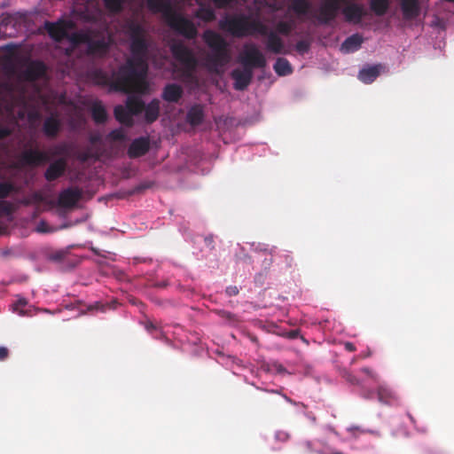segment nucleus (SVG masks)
Masks as SVG:
<instances>
[{"instance_id":"obj_1","label":"nucleus","mask_w":454,"mask_h":454,"mask_svg":"<svg viewBox=\"0 0 454 454\" xmlns=\"http://www.w3.org/2000/svg\"><path fill=\"white\" fill-rule=\"evenodd\" d=\"M122 29L129 40L130 57L111 75L101 68L87 71V78L94 84L108 86L112 90L124 93L145 94L149 90L146 81L150 38L145 26L135 19L125 20Z\"/></svg>"},{"instance_id":"obj_2","label":"nucleus","mask_w":454,"mask_h":454,"mask_svg":"<svg viewBox=\"0 0 454 454\" xmlns=\"http://www.w3.org/2000/svg\"><path fill=\"white\" fill-rule=\"evenodd\" d=\"M148 9L153 13H161L167 25L183 37L192 40L198 35V29L194 23L176 12L169 0H146Z\"/></svg>"},{"instance_id":"obj_3","label":"nucleus","mask_w":454,"mask_h":454,"mask_svg":"<svg viewBox=\"0 0 454 454\" xmlns=\"http://www.w3.org/2000/svg\"><path fill=\"white\" fill-rule=\"evenodd\" d=\"M202 38L209 49L205 56V65L209 71L219 73L231 59V50L227 41L213 30H206Z\"/></svg>"},{"instance_id":"obj_4","label":"nucleus","mask_w":454,"mask_h":454,"mask_svg":"<svg viewBox=\"0 0 454 454\" xmlns=\"http://www.w3.org/2000/svg\"><path fill=\"white\" fill-rule=\"evenodd\" d=\"M169 49L173 58L181 65L178 70L181 78L184 81L192 80L198 67V60L193 51L182 41L173 42L169 45Z\"/></svg>"},{"instance_id":"obj_5","label":"nucleus","mask_w":454,"mask_h":454,"mask_svg":"<svg viewBox=\"0 0 454 454\" xmlns=\"http://www.w3.org/2000/svg\"><path fill=\"white\" fill-rule=\"evenodd\" d=\"M239 61L244 68H248L252 72L255 68H264L267 65L265 56L254 43L244 45L243 51L239 54Z\"/></svg>"},{"instance_id":"obj_6","label":"nucleus","mask_w":454,"mask_h":454,"mask_svg":"<svg viewBox=\"0 0 454 454\" xmlns=\"http://www.w3.org/2000/svg\"><path fill=\"white\" fill-rule=\"evenodd\" d=\"M247 20L245 14L225 16L219 21V27L233 37L243 38L247 36Z\"/></svg>"},{"instance_id":"obj_7","label":"nucleus","mask_w":454,"mask_h":454,"mask_svg":"<svg viewBox=\"0 0 454 454\" xmlns=\"http://www.w3.org/2000/svg\"><path fill=\"white\" fill-rule=\"evenodd\" d=\"M348 0H324L317 10V20L322 24H329L341 12L342 4Z\"/></svg>"},{"instance_id":"obj_8","label":"nucleus","mask_w":454,"mask_h":454,"mask_svg":"<svg viewBox=\"0 0 454 454\" xmlns=\"http://www.w3.org/2000/svg\"><path fill=\"white\" fill-rule=\"evenodd\" d=\"M341 13L347 22L353 24L360 23L363 18L367 15L364 5L354 2V0H348L343 3Z\"/></svg>"},{"instance_id":"obj_9","label":"nucleus","mask_w":454,"mask_h":454,"mask_svg":"<svg viewBox=\"0 0 454 454\" xmlns=\"http://www.w3.org/2000/svg\"><path fill=\"white\" fill-rule=\"evenodd\" d=\"M111 42L110 37L94 38L90 35L87 43V55L100 59L105 58L110 50Z\"/></svg>"},{"instance_id":"obj_10","label":"nucleus","mask_w":454,"mask_h":454,"mask_svg":"<svg viewBox=\"0 0 454 454\" xmlns=\"http://www.w3.org/2000/svg\"><path fill=\"white\" fill-rule=\"evenodd\" d=\"M51 160L48 153L37 149H27L21 153L20 161L27 166H39Z\"/></svg>"},{"instance_id":"obj_11","label":"nucleus","mask_w":454,"mask_h":454,"mask_svg":"<svg viewBox=\"0 0 454 454\" xmlns=\"http://www.w3.org/2000/svg\"><path fill=\"white\" fill-rule=\"evenodd\" d=\"M82 191L78 187H68L62 190L58 197V206L65 208H72L82 198Z\"/></svg>"},{"instance_id":"obj_12","label":"nucleus","mask_w":454,"mask_h":454,"mask_svg":"<svg viewBox=\"0 0 454 454\" xmlns=\"http://www.w3.org/2000/svg\"><path fill=\"white\" fill-rule=\"evenodd\" d=\"M47 73L46 65L40 60H31L24 69L22 75L27 82H35L44 78Z\"/></svg>"},{"instance_id":"obj_13","label":"nucleus","mask_w":454,"mask_h":454,"mask_svg":"<svg viewBox=\"0 0 454 454\" xmlns=\"http://www.w3.org/2000/svg\"><path fill=\"white\" fill-rule=\"evenodd\" d=\"M68 27L69 23L64 20H59L57 22L46 21L44 23L45 30L56 42H61L67 37Z\"/></svg>"},{"instance_id":"obj_14","label":"nucleus","mask_w":454,"mask_h":454,"mask_svg":"<svg viewBox=\"0 0 454 454\" xmlns=\"http://www.w3.org/2000/svg\"><path fill=\"white\" fill-rule=\"evenodd\" d=\"M254 76V72L248 68H236L231 73V77L233 79V87L236 90H244L251 83Z\"/></svg>"},{"instance_id":"obj_15","label":"nucleus","mask_w":454,"mask_h":454,"mask_svg":"<svg viewBox=\"0 0 454 454\" xmlns=\"http://www.w3.org/2000/svg\"><path fill=\"white\" fill-rule=\"evenodd\" d=\"M67 168V159L65 157L57 158L50 163L44 172V178L48 182H53L61 177Z\"/></svg>"},{"instance_id":"obj_16","label":"nucleus","mask_w":454,"mask_h":454,"mask_svg":"<svg viewBox=\"0 0 454 454\" xmlns=\"http://www.w3.org/2000/svg\"><path fill=\"white\" fill-rule=\"evenodd\" d=\"M150 150L148 137H141L134 139L128 149V155L130 159H136L146 154Z\"/></svg>"},{"instance_id":"obj_17","label":"nucleus","mask_w":454,"mask_h":454,"mask_svg":"<svg viewBox=\"0 0 454 454\" xmlns=\"http://www.w3.org/2000/svg\"><path fill=\"white\" fill-rule=\"evenodd\" d=\"M400 7L403 17L406 20L416 19L420 13L419 0H400Z\"/></svg>"},{"instance_id":"obj_18","label":"nucleus","mask_w":454,"mask_h":454,"mask_svg":"<svg viewBox=\"0 0 454 454\" xmlns=\"http://www.w3.org/2000/svg\"><path fill=\"white\" fill-rule=\"evenodd\" d=\"M183 89L176 83H168L162 90L161 98L169 103H176L183 96Z\"/></svg>"},{"instance_id":"obj_19","label":"nucleus","mask_w":454,"mask_h":454,"mask_svg":"<svg viewBox=\"0 0 454 454\" xmlns=\"http://www.w3.org/2000/svg\"><path fill=\"white\" fill-rule=\"evenodd\" d=\"M61 130V122L55 116L47 117L43 124V131L47 137H56Z\"/></svg>"},{"instance_id":"obj_20","label":"nucleus","mask_w":454,"mask_h":454,"mask_svg":"<svg viewBox=\"0 0 454 454\" xmlns=\"http://www.w3.org/2000/svg\"><path fill=\"white\" fill-rule=\"evenodd\" d=\"M266 36V48L269 51L275 54L285 53L284 42L276 32L270 31Z\"/></svg>"},{"instance_id":"obj_21","label":"nucleus","mask_w":454,"mask_h":454,"mask_svg":"<svg viewBox=\"0 0 454 454\" xmlns=\"http://www.w3.org/2000/svg\"><path fill=\"white\" fill-rule=\"evenodd\" d=\"M378 400L384 404L393 405L398 402V395L387 385H380L377 389Z\"/></svg>"},{"instance_id":"obj_22","label":"nucleus","mask_w":454,"mask_h":454,"mask_svg":"<svg viewBox=\"0 0 454 454\" xmlns=\"http://www.w3.org/2000/svg\"><path fill=\"white\" fill-rule=\"evenodd\" d=\"M382 68L383 67L380 64L363 68L358 74V78L364 83H372L380 75Z\"/></svg>"},{"instance_id":"obj_23","label":"nucleus","mask_w":454,"mask_h":454,"mask_svg":"<svg viewBox=\"0 0 454 454\" xmlns=\"http://www.w3.org/2000/svg\"><path fill=\"white\" fill-rule=\"evenodd\" d=\"M115 119L121 122V124L131 127L134 124L133 114L129 112V110L121 105H118L114 107V110Z\"/></svg>"},{"instance_id":"obj_24","label":"nucleus","mask_w":454,"mask_h":454,"mask_svg":"<svg viewBox=\"0 0 454 454\" xmlns=\"http://www.w3.org/2000/svg\"><path fill=\"white\" fill-rule=\"evenodd\" d=\"M72 145L67 142H60L51 146V153H49L51 160L52 158L58 157H65L67 159V163L68 162V159L71 156Z\"/></svg>"},{"instance_id":"obj_25","label":"nucleus","mask_w":454,"mask_h":454,"mask_svg":"<svg viewBox=\"0 0 454 454\" xmlns=\"http://www.w3.org/2000/svg\"><path fill=\"white\" fill-rule=\"evenodd\" d=\"M204 116V107L201 105H194L187 113V121L192 126H198L202 123Z\"/></svg>"},{"instance_id":"obj_26","label":"nucleus","mask_w":454,"mask_h":454,"mask_svg":"<svg viewBox=\"0 0 454 454\" xmlns=\"http://www.w3.org/2000/svg\"><path fill=\"white\" fill-rule=\"evenodd\" d=\"M145 118L148 123L155 121L160 114V101L157 98L153 99L147 106L145 105Z\"/></svg>"},{"instance_id":"obj_27","label":"nucleus","mask_w":454,"mask_h":454,"mask_svg":"<svg viewBox=\"0 0 454 454\" xmlns=\"http://www.w3.org/2000/svg\"><path fill=\"white\" fill-rule=\"evenodd\" d=\"M269 27L263 24L262 21L258 20H251L248 17L247 20V35H253L254 34H259L261 35L266 36L269 34Z\"/></svg>"},{"instance_id":"obj_28","label":"nucleus","mask_w":454,"mask_h":454,"mask_svg":"<svg viewBox=\"0 0 454 454\" xmlns=\"http://www.w3.org/2000/svg\"><path fill=\"white\" fill-rule=\"evenodd\" d=\"M363 43V37L359 34L352 35L345 39L341 44V50L351 52L358 50Z\"/></svg>"},{"instance_id":"obj_29","label":"nucleus","mask_w":454,"mask_h":454,"mask_svg":"<svg viewBox=\"0 0 454 454\" xmlns=\"http://www.w3.org/2000/svg\"><path fill=\"white\" fill-rule=\"evenodd\" d=\"M91 116L98 124L105 123L107 119L106 111L100 101H96L91 106Z\"/></svg>"},{"instance_id":"obj_30","label":"nucleus","mask_w":454,"mask_h":454,"mask_svg":"<svg viewBox=\"0 0 454 454\" xmlns=\"http://www.w3.org/2000/svg\"><path fill=\"white\" fill-rule=\"evenodd\" d=\"M371 11L379 17L384 16L390 6L389 0H370L369 2Z\"/></svg>"},{"instance_id":"obj_31","label":"nucleus","mask_w":454,"mask_h":454,"mask_svg":"<svg viewBox=\"0 0 454 454\" xmlns=\"http://www.w3.org/2000/svg\"><path fill=\"white\" fill-rule=\"evenodd\" d=\"M126 107L133 115H137L144 112L145 103L138 97L129 96L126 101Z\"/></svg>"},{"instance_id":"obj_32","label":"nucleus","mask_w":454,"mask_h":454,"mask_svg":"<svg viewBox=\"0 0 454 454\" xmlns=\"http://www.w3.org/2000/svg\"><path fill=\"white\" fill-rule=\"evenodd\" d=\"M311 4L309 0H291L289 9L295 14L303 16L308 14Z\"/></svg>"},{"instance_id":"obj_33","label":"nucleus","mask_w":454,"mask_h":454,"mask_svg":"<svg viewBox=\"0 0 454 454\" xmlns=\"http://www.w3.org/2000/svg\"><path fill=\"white\" fill-rule=\"evenodd\" d=\"M273 68L276 74H278L279 76L288 75L293 72V68L290 62L284 58L277 59L273 66Z\"/></svg>"},{"instance_id":"obj_34","label":"nucleus","mask_w":454,"mask_h":454,"mask_svg":"<svg viewBox=\"0 0 454 454\" xmlns=\"http://www.w3.org/2000/svg\"><path fill=\"white\" fill-rule=\"evenodd\" d=\"M195 16L205 22L215 20V11L210 6L200 5L195 12Z\"/></svg>"},{"instance_id":"obj_35","label":"nucleus","mask_w":454,"mask_h":454,"mask_svg":"<svg viewBox=\"0 0 454 454\" xmlns=\"http://www.w3.org/2000/svg\"><path fill=\"white\" fill-rule=\"evenodd\" d=\"M90 37V35L84 32H74L72 34L67 33V37L66 39H68V41L74 45L78 46L80 44H86L89 43V39Z\"/></svg>"},{"instance_id":"obj_36","label":"nucleus","mask_w":454,"mask_h":454,"mask_svg":"<svg viewBox=\"0 0 454 454\" xmlns=\"http://www.w3.org/2000/svg\"><path fill=\"white\" fill-rule=\"evenodd\" d=\"M126 0H103L105 8L111 13H119L123 10Z\"/></svg>"},{"instance_id":"obj_37","label":"nucleus","mask_w":454,"mask_h":454,"mask_svg":"<svg viewBox=\"0 0 454 454\" xmlns=\"http://www.w3.org/2000/svg\"><path fill=\"white\" fill-rule=\"evenodd\" d=\"M16 191L15 185L10 182L0 183V200H4Z\"/></svg>"},{"instance_id":"obj_38","label":"nucleus","mask_w":454,"mask_h":454,"mask_svg":"<svg viewBox=\"0 0 454 454\" xmlns=\"http://www.w3.org/2000/svg\"><path fill=\"white\" fill-rule=\"evenodd\" d=\"M276 29L278 33L287 35L292 31V25L286 21H279L276 26Z\"/></svg>"},{"instance_id":"obj_39","label":"nucleus","mask_w":454,"mask_h":454,"mask_svg":"<svg viewBox=\"0 0 454 454\" xmlns=\"http://www.w3.org/2000/svg\"><path fill=\"white\" fill-rule=\"evenodd\" d=\"M222 318L229 321V322H231V323H236L238 322V317L235 314L230 312V311H227V310H223V309H221V310H217L216 312Z\"/></svg>"},{"instance_id":"obj_40","label":"nucleus","mask_w":454,"mask_h":454,"mask_svg":"<svg viewBox=\"0 0 454 454\" xmlns=\"http://www.w3.org/2000/svg\"><path fill=\"white\" fill-rule=\"evenodd\" d=\"M109 137L114 141H122L125 139V134L121 129H114L109 133Z\"/></svg>"},{"instance_id":"obj_41","label":"nucleus","mask_w":454,"mask_h":454,"mask_svg":"<svg viewBox=\"0 0 454 454\" xmlns=\"http://www.w3.org/2000/svg\"><path fill=\"white\" fill-rule=\"evenodd\" d=\"M309 47H310L309 43L305 40H301V41L297 42V43L295 45L297 51H299L300 53H305V52L309 51Z\"/></svg>"},{"instance_id":"obj_42","label":"nucleus","mask_w":454,"mask_h":454,"mask_svg":"<svg viewBox=\"0 0 454 454\" xmlns=\"http://www.w3.org/2000/svg\"><path fill=\"white\" fill-rule=\"evenodd\" d=\"M12 212V205L6 200H0V215H9Z\"/></svg>"},{"instance_id":"obj_43","label":"nucleus","mask_w":454,"mask_h":454,"mask_svg":"<svg viewBox=\"0 0 454 454\" xmlns=\"http://www.w3.org/2000/svg\"><path fill=\"white\" fill-rule=\"evenodd\" d=\"M234 0H212L215 6L218 9L227 8Z\"/></svg>"},{"instance_id":"obj_44","label":"nucleus","mask_w":454,"mask_h":454,"mask_svg":"<svg viewBox=\"0 0 454 454\" xmlns=\"http://www.w3.org/2000/svg\"><path fill=\"white\" fill-rule=\"evenodd\" d=\"M344 377L347 380V381H348L350 384L360 385V380L351 372H346Z\"/></svg>"},{"instance_id":"obj_45","label":"nucleus","mask_w":454,"mask_h":454,"mask_svg":"<svg viewBox=\"0 0 454 454\" xmlns=\"http://www.w3.org/2000/svg\"><path fill=\"white\" fill-rule=\"evenodd\" d=\"M300 450L302 453H311L313 452L312 444L310 442H304L300 445Z\"/></svg>"},{"instance_id":"obj_46","label":"nucleus","mask_w":454,"mask_h":454,"mask_svg":"<svg viewBox=\"0 0 454 454\" xmlns=\"http://www.w3.org/2000/svg\"><path fill=\"white\" fill-rule=\"evenodd\" d=\"M225 293L228 296L231 297V296L238 295L239 293V290L238 286H230L226 287Z\"/></svg>"},{"instance_id":"obj_47","label":"nucleus","mask_w":454,"mask_h":454,"mask_svg":"<svg viewBox=\"0 0 454 454\" xmlns=\"http://www.w3.org/2000/svg\"><path fill=\"white\" fill-rule=\"evenodd\" d=\"M9 356V350L5 347H0V361H4Z\"/></svg>"},{"instance_id":"obj_48","label":"nucleus","mask_w":454,"mask_h":454,"mask_svg":"<svg viewBox=\"0 0 454 454\" xmlns=\"http://www.w3.org/2000/svg\"><path fill=\"white\" fill-rule=\"evenodd\" d=\"M27 301L26 299L21 298L19 299L16 303L14 304V309L19 310L20 308H23L27 305Z\"/></svg>"},{"instance_id":"obj_49","label":"nucleus","mask_w":454,"mask_h":454,"mask_svg":"<svg viewBox=\"0 0 454 454\" xmlns=\"http://www.w3.org/2000/svg\"><path fill=\"white\" fill-rule=\"evenodd\" d=\"M145 328L149 332L152 333L154 330H157V325L153 323L152 321H147L145 323Z\"/></svg>"},{"instance_id":"obj_50","label":"nucleus","mask_w":454,"mask_h":454,"mask_svg":"<svg viewBox=\"0 0 454 454\" xmlns=\"http://www.w3.org/2000/svg\"><path fill=\"white\" fill-rule=\"evenodd\" d=\"M11 135V130L8 128H0V140Z\"/></svg>"},{"instance_id":"obj_51","label":"nucleus","mask_w":454,"mask_h":454,"mask_svg":"<svg viewBox=\"0 0 454 454\" xmlns=\"http://www.w3.org/2000/svg\"><path fill=\"white\" fill-rule=\"evenodd\" d=\"M361 372L371 377L372 379L376 380V374L368 367H364L361 369Z\"/></svg>"},{"instance_id":"obj_52","label":"nucleus","mask_w":454,"mask_h":454,"mask_svg":"<svg viewBox=\"0 0 454 454\" xmlns=\"http://www.w3.org/2000/svg\"><path fill=\"white\" fill-rule=\"evenodd\" d=\"M344 348L348 352H354L356 350L355 344L349 341L344 343Z\"/></svg>"},{"instance_id":"obj_53","label":"nucleus","mask_w":454,"mask_h":454,"mask_svg":"<svg viewBox=\"0 0 454 454\" xmlns=\"http://www.w3.org/2000/svg\"><path fill=\"white\" fill-rule=\"evenodd\" d=\"M299 331L298 330H291L290 332L287 333L286 336L289 338V339H296L298 338L299 336Z\"/></svg>"},{"instance_id":"obj_54","label":"nucleus","mask_w":454,"mask_h":454,"mask_svg":"<svg viewBox=\"0 0 454 454\" xmlns=\"http://www.w3.org/2000/svg\"><path fill=\"white\" fill-rule=\"evenodd\" d=\"M45 225L46 224L44 222H41L39 225L36 227V231L42 233L46 232Z\"/></svg>"},{"instance_id":"obj_55","label":"nucleus","mask_w":454,"mask_h":454,"mask_svg":"<svg viewBox=\"0 0 454 454\" xmlns=\"http://www.w3.org/2000/svg\"><path fill=\"white\" fill-rule=\"evenodd\" d=\"M205 242H206L207 245L212 246V244L214 242L213 238L212 237H207L205 239Z\"/></svg>"},{"instance_id":"obj_56","label":"nucleus","mask_w":454,"mask_h":454,"mask_svg":"<svg viewBox=\"0 0 454 454\" xmlns=\"http://www.w3.org/2000/svg\"><path fill=\"white\" fill-rule=\"evenodd\" d=\"M372 391H368L366 394H364V396L367 399H370L372 397Z\"/></svg>"}]
</instances>
